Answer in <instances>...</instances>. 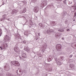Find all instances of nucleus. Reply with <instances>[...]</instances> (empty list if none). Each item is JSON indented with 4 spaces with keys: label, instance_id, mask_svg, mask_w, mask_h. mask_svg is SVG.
Masks as SVG:
<instances>
[{
    "label": "nucleus",
    "instance_id": "1",
    "mask_svg": "<svg viewBox=\"0 0 76 76\" xmlns=\"http://www.w3.org/2000/svg\"><path fill=\"white\" fill-rule=\"evenodd\" d=\"M11 64H12L13 65H14L16 66H18L20 65L19 63L18 62V61H14L11 62Z\"/></svg>",
    "mask_w": 76,
    "mask_h": 76
},
{
    "label": "nucleus",
    "instance_id": "2",
    "mask_svg": "<svg viewBox=\"0 0 76 76\" xmlns=\"http://www.w3.org/2000/svg\"><path fill=\"white\" fill-rule=\"evenodd\" d=\"M39 9L38 7H36L34 8V12L35 13H37L39 11Z\"/></svg>",
    "mask_w": 76,
    "mask_h": 76
},
{
    "label": "nucleus",
    "instance_id": "3",
    "mask_svg": "<svg viewBox=\"0 0 76 76\" xmlns=\"http://www.w3.org/2000/svg\"><path fill=\"white\" fill-rule=\"evenodd\" d=\"M14 50L16 53H19L20 51V50L19 49L18 47H15L14 48Z\"/></svg>",
    "mask_w": 76,
    "mask_h": 76
},
{
    "label": "nucleus",
    "instance_id": "4",
    "mask_svg": "<svg viewBox=\"0 0 76 76\" xmlns=\"http://www.w3.org/2000/svg\"><path fill=\"white\" fill-rule=\"evenodd\" d=\"M61 45L60 44L57 45L56 46V48L57 50L61 49Z\"/></svg>",
    "mask_w": 76,
    "mask_h": 76
},
{
    "label": "nucleus",
    "instance_id": "5",
    "mask_svg": "<svg viewBox=\"0 0 76 76\" xmlns=\"http://www.w3.org/2000/svg\"><path fill=\"white\" fill-rule=\"evenodd\" d=\"M4 39L5 40H9V36H5L4 37Z\"/></svg>",
    "mask_w": 76,
    "mask_h": 76
},
{
    "label": "nucleus",
    "instance_id": "6",
    "mask_svg": "<svg viewBox=\"0 0 76 76\" xmlns=\"http://www.w3.org/2000/svg\"><path fill=\"white\" fill-rule=\"evenodd\" d=\"M22 57L23 58H26L27 57L26 56V55L25 53H23L22 55Z\"/></svg>",
    "mask_w": 76,
    "mask_h": 76
},
{
    "label": "nucleus",
    "instance_id": "7",
    "mask_svg": "<svg viewBox=\"0 0 76 76\" xmlns=\"http://www.w3.org/2000/svg\"><path fill=\"white\" fill-rule=\"evenodd\" d=\"M15 12H16V10L15 9L13 10L11 12V14H12V15H14L15 13Z\"/></svg>",
    "mask_w": 76,
    "mask_h": 76
},
{
    "label": "nucleus",
    "instance_id": "8",
    "mask_svg": "<svg viewBox=\"0 0 76 76\" xmlns=\"http://www.w3.org/2000/svg\"><path fill=\"white\" fill-rule=\"evenodd\" d=\"M26 8H24V9L23 10V12H22V13H25L26 12Z\"/></svg>",
    "mask_w": 76,
    "mask_h": 76
},
{
    "label": "nucleus",
    "instance_id": "9",
    "mask_svg": "<svg viewBox=\"0 0 76 76\" xmlns=\"http://www.w3.org/2000/svg\"><path fill=\"white\" fill-rule=\"evenodd\" d=\"M4 48H5V47H7V43H5L4 44Z\"/></svg>",
    "mask_w": 76,
    "mask_h": 76
},
{
    "label": "nucleus",
    "instance_id": "10",
    "mask_svg": "<svg viewBox=\"0 0 76 76\" xmlns=\"http://www.w3.org/2000/svg\"><path fill=\"white\" fill-rule=\"evenodd\" d=\"M25 35H28V33L26 32H25L24 33Z\"/></svg>",
    "mask_w": 76,
    "mask_h": 76
},
{
    "label": "nucleus",
    "instance_id": "11",
    "mask_svg": "<svg viewBox=\"0 0 76 76\" xmlns=\"http://www.w3.org/2000/svg\"><path fill=\"white\" fill-rule=\"evenodd\" d=\"M70 66L71 68H72V67H74V66H73V64H70Z\"/></svg>",
    "mask_w": 76,
    "mask_h": 76
},
{
    "label": "nucleus",
    "instance_id": "12",
    "mask_svg": "<svg viewBox=\"0 0 76 76\" xmlns=\"http://www.w3.org/2000/svg\"><path fill=\"white\" fill-rule=\"evenodd\" d=\"M1 30L0 29V37L1 35Z\"/></svg>",
    "mask_w": 76,
    "mask_h": 76
},
{
    "label": "nucleus",
    "instance_id": "13",
    "mask_svg": "<svg viewBox=\"0 0 76 76\" xmlns=\"http://www.w3.org/2000/svg\"><path fill=\"white\" fill-rule=\"evenodd\" d=\"M39 26H40L41 27H42V24L41 23H40L39 24Z\"/></svg>",
    "mask_w": 76,
    "mask_h": 76
},
{
    "label": "nucleus",
    "instance_id": "14",
    "mask_svg": "<svg viewBox=\"0 0 76 76\" xmlns=\"http://www.w3.org/2000/svg\"><path fill=\"white\" fill-rule=\"evenodd\" d=\"M23 43L24 44H26V41H23Z\"/></svg>",
    "mask_w": 76,
    "mask_h": 76
},
{
    "label": "nucleus",
    "instance_id": "15",
    "mask_svg": "<svg viewBox=\"0 0 76 76\" xmlns=\"http://www.w3.org/2000/svg\"><path fill=\"white\" fill-rule=\"evenodd\" d=\"M72 56H73V55H70V56H69V57H70V58H71L72 57Z\"/></svg>",
    "mask_w": 76,
    "mask_h": 76
},
{
    "label": "nucleus",
    "instance_id": "16",
    "mask_svg": "<svg viewBox=\"0 0 76 76\" xmlns=\"http://www.w3.org/2000/svg\"><path fill=\"white\" fill-rule=\"evenodd\" d=\"M67 31H70V29H67L66 30Z\"/></svg>",
    "mask_w": 76,
    "mask_h": 76
},
{
    "label": "nucleus",
    "instance_id": "17",
    "mask_svg": "<svg viewBox=\"0 0 76 76\" xmlns=\"http://www.w3.org/2000/svg\"><path fill=\"white\" fill-rule=\"evenodd\" d=\"M19 72L20 73H21L22 72V70L21 69L20 70Z\"/></svg>",
    "mask_w": 76,
    "mask_h": 76
},
{
    "label": "nucleus",
    "instance_id": "18",
    "mask_svg": "<svg viewBox=\"0 0 76 76\" xmlns=\"http://www.w3.org/2000/svg\"><path fill=\"white\" fill-rule=\"evenodd\" d=\"M4 4L3 3L2 4V5H1L0 6V7H1V6H2V5H4Z\"/></svg>",
    "mask_w": 76,
    "mask_h": 76
},
{
    "label": "nucleus",
    "instance_id": "19",
    "mask_svg": "<svg viewBox=\"0 0 76 76\" xmlns=\"http://www.w3.org/2000/svg\"><path fill=\"white\" fill-rule=\"evenodd\" d=\"M75 16H76V12L75 13Z\"/></svg>",
    "mask_w": 76,
    "mask_h": 76
},
{
    "label": "nucleus",
    "instance_id": "20",
    "mask_svg": "<svg viewBox=\"0 0 76 76\" xmlns=\"http://www.w3.org/2000/svg\"><path fill=\"white\" fill-rule=\"evenodd\" d=\"M62 40H64V38L63 37L62 38Z\"/></svg>",
    "mask_w": 76,
    "mask_h": 76
},
{
    "label": "nucleus",
    "instance_id": "21",
    "mask_svg": "<svg viewBox=\"0 0 76 76\" xmlns=\"http://www.w3.org/2000/svg\"><path fill=\"white\" fill-rule=\"evenodd\" d=\"M1 21H2L3 20V19H1L0 20Z\"/></svg>",
    "mask_w": 76,
    "mask_h": 76
},
{
    "label": "nucleus",
    "instance_id": "22",
    "mask_svg": "<svg viewBox=\"0 0 76 76\" xmlns=\"http://www.w3.org/2000/svg\"><path fill=\"white\" fill-rule=\"evenodd\" d=\"M60 32H63V31H62V30H60Z\"/></svg>",
    "mask_w": 76,
    "mask_h": 76
},
{
    "label": "nucleus",
    "instance_id": "23",
    "mask_svg": "<svg viewBox=\"0 0 76 76\" xmlns=\"http://www.w3.org/2000/svg\"><path fill=\"white\" fill-rule=\"evenodd\" d=\"M34 0V1H35V2H36V1H37V0Z\"/></svg>",
    "mask_w": 76,
    "mask_h": 76
},
{
    "label": "nucleus",
    "instance_id": "24",
    "mask_svg": "<svg viewBox=\"0 0 76 76\" xmlns=\"http://www.w3.org/2000/svg\"><path fill=\"white\" fill-rule=\"evenodd\" d=\"M67 22V21L66 20L65 21V23H66V22Z\"/></svg>",
    "mask_w": 76,
    "mask_h": 76
},
{
    "label": "nucleus",
    "instance_id": "25",
    "mask_svg": "<svg viewBox=\"0 0 76 76\" xmlns=\"http://www.w3.org/2000/svg\"><path fill=\"white\" fill-rule=\"evenodd\" d=\"M1 50H3V49H2V48H1Z\"/></svg>",
    "mask_w": 76,
    "mask_h": 76
},
{
    "label": "nucleus",
    "instance_id": "26",
    "mask_svg": "<svg viewBox=\"0 0 76 76\" xmlns=\"http://www.w3.org/2000/svg\"><path fill=\"white\" fill-rule=\"evenodd\" d=\"M38 34L39 35V33H38Z\"/></svg>",
    "mask_w": 76,
    "mask_h": 76
},
{
    "label": "nucleus",
    "instance_id": "27",
    "mask_svg": "<svg viewBox=\"0 0 76 76\" xmlns=\"http://www.w3.org/2000/svg\"><path fill=\"white\" fill-rule=\"evenodd\" d=\"M51 59V58H49V60H50Z\"/></svg>",
    "mask_w": 76,
    "mask_h": 76
},
{
    "label": "nucleus",
    "instance_id": "28",
    "mask_svg": "<svg viewBox=\"0 0 76 76\" xmlns=\"http://www.w3.org/2000/svg\"><path fill=\"white\" fill-rule=\"evenodd\" d=\"M0 48H1V47L0 46Z\"/></svg>",
    "mask_w": 76,
    "mask_h": 76
},
{
    "label": "nucleus",
    "instance_id": "29",
    "mask_svg": "<svg viewBox=\"0 0 76 76\" xmlns=\"http://www.w3.org/2000/svg\"><path fill=\"white\" fill-rule=\"evenodd\" d=\"M47 32H48V31H47Z\"/></svg>",
    "mask_w": 76,
    "mask_h": 76
}]
</instances>
